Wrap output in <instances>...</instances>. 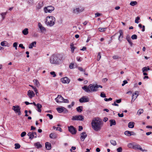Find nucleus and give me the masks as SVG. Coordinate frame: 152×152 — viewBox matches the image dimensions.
<instances>
[{
    "mask_svg": "<svg viewBox=\"0 0 152 152\" xmlns=\"http://www.w3.org/2000/svg\"><path fill=\"white\" fill-rule=\"evenodd\" d=\"M103 122L98 118H95L92 121L91 124L92 128L95 131L100 130L103 125Z\"/></svg>",
    "mask_w": 152,
    "mask_h": 152,
    "instance_id": "1",
    "label": "nucleus"
},
{
    "mask_svg": "<svg viewBox=\"0 0 152 152\" xmlns=\"http://www.w3.org/2000/svg\"><path fill=\"white\" fill-rule=\"evenodd\" d=\"M99 87L102 88V86L100 85L90 84L88 86H84L82 87V89L86 92H91L97 91Z\"/></svg>",
    "mask_w": 152,
    "mask_h": 152,
    "instance_id": "2",
    "label": "nucleus"
},
{
    "mask_svg": "<svg viewBox=\"0 0 152 152\" xmlns=\"http://www.w3.org/2000/svg\"><path fill=\"white\" fill-rule=\"evenodd\" d=\"M45 21V24L50 26H53L56 21L55 18L53 16H48L46 18Z\"/></svg>",
    "mask_w": 152,
    "mask_h": 152,
    "instance_id": "3",
    "label": "nucleus"
},
{
    "mask_svg": "<svg viewBox=\"0 0 152 152\" xmlns=\"http://www.w3.org/2000/svg\"><path fill=\"white\" fill-rule=\"evenodd\" d=\"M50 61L51 63L57 65H59L62 62L60 58L55 55H53L50 57Z\"/></svg>",
    "mask_w": 152,
    "mask_h": 152,
    "instance_id": "4",
    "label": "nucleus"
},
{
    "mask_svg": "<svg viewBox=\"0 0 152 152\" xmlns=\"http://www.w3.org/2000/svg\"><path fill=\"white\" fill-rule=\"evenodd\" d=\"M54 10V7L52 6H50L44 8V10L45 13H51Z\"/></svg>",
    "mask_w": 152,
    "mask_h": 152,
    "instance_id": "5",
    "label": "nucleus"
},
{
    "mask_svg": "<svg viewBox=\"0 0 152 152\" xmlns=\"http://www.w3.org/2000/svg\"><path fill=\"white\" fill-rule=\"evenodd\" d=\"M84 119V117L82 115L73 116L72 118V120L73 121L79 120L83 121Z\"/></svg>",
    "mask_w": 152,
    "mask_h": 152,
    "instance_id": "6",
    "label": "nucleus"
},
{
    "mask_svg": "<svg viewBox=\"0 0 152 152\" xmlns=\"http://www.w3.org/2000/svg\"><path fill=\"white\" fill-rule=\"evenodd\" d=\"M12 109L14 111L15 113H18V114L19 115H21L20 111V108L19 106H13Z\"/></svg>",
    "mask_w": 152,
    "mask_h": 152,
    "instance_id": "7",
    "label": "nucleus"
},
{
    "mask_svg": "<svg viewBox=\"0 0 152 152\" xmlns=\"http://www.w3.org/2000/svg\"><path fill=\"white\" fill-rule=\"evenodd\" d=\"M69 131L72 134H76L77 130L73 126H71L68 127Z\"/></svg>",
    "mask_w": 152,
    "mask_h": 152,
    "instance_id": "8",
    "label": "nucleus"
},
{
    "mask_svg": "<svg viewBox=\"0 0 152 152\" xmlns=\"http://www.w3.org/2000/svg\"><path fill=\"white\" fill-rule=\"evenodd\" d=\"M84 9L82 7L76 8H74L73 10V13L75 14H78L83 12Z\"/></svg>",
    "mask_w": 152,
    "mask_h": 152,
    "instance_id": "9",
    "label": "nucleus"
},
{
    "mask_svg": "<svg viewBox=\"0 0 152 152\" xmlns=\"http://www.w3.org/2000/svg\"><path fill=\"white\" fill-rule=\"evenodd\" d=\"M28 135L29 137V139L32 140L34 138L37 137V134L36 132H29L28 134Z\"/></svg>",
    "mask_w": 152,
    "mask_h": 152,
    "instance_id": "10",
    "label": "nucleus"
},
{
    "mask_svg": "<svg viewBox=\"0 0 152 152\" xmlns=\"http://www.w3.org/2000/svg\"><path fill=\"white\" fill-rule=\"evenodd\" d=\"M80 103L86 102L89 101V99L86 96H83L79 100Z\"/></svg>",
    "mask_w": 152,
    "mask_h": 152,
    "instance_id": "11",
    "label": "nucleus"
},
{
    "mask_svg": "<svg viewBox=\"0 0 152 152\" xmlns=\"http://www.w3.org/2000/svg\"><path fill=\"white\" fill-rule=\"evenodd\" d=\"M55 100L57 103L63 102L64 98L61 95H58L57 97L55 98Z\"/></svg>",
    "mask_w": 152,
    "mask_h": 152,
    "instance_id": "12",
    "label": "nucleus"
},
{
    "mask_svg": "<svg viewBox=\"0 0 152 152\" xmlns=\"http://www.w3.org/2000/svg\"><path fill=\"white\" fill-rule=\"evenodd\" d=\"M132 148L134 149H139L141 151H146V150L145 149H143L141 146L138 144H134V145L132 146Z\"/></svg>",
    "mask_w": 152,
    "mask_h": 152,
    "instance_id": "13",
    "label": "nucleus"
},
{
    "mask_svg": "<svg viewBox=\"0 0 152 152\" xmlns=\"http://www.w3.org/2000/svg\"><path fill=\"white\" fill-rule=\"evenodd\" d=\"M139 95V92L138 91H136L134 93L132 94V100L131 102V103H132V102L134 101L137 98Z\"/></svg>",
    "mask_w": 152,
    "mask_h": 152,
    "instance_id": "14",
    "label": "nucleus"
},
{
    "mask_svg": "<svg viewBox=\"0 0 152 152\" xmlns=\"http://www.w3.org/2000/svg\"><path fill=\"white\" fill-rule=\"evenodd\" d=\"M61 80L63 83H69L70 81V79L66 77L61 78Z\"/></svg>",
    "mask_w": 152,
    "mask_h": 152,
    "instance_id": "15",
    "label": "nucleus"
},
{
    "mask_svg": "<svg viewBox=\"0 0 152 152\" xmlns=\"http://www.w3.org/2000/svg\"><path fill=\"white\" fill-rule=\"evenodd\" d=\"M87 136V134L85 132H84L80 134V139L82 141H83L86 138Z\"/></svg>",
    "mask_w": 152,
    "mask_h": 152,
    "instance_id": "16",
    "label": "nucleus"
},
{
    "mask_svg": "<svg viewBox=\"0 0 152 152\" xmlns=\"http://www.w3.org/2000/svg\"><path fill=\"white\" fill-rule=\"evenodd\" d=\"M27 95L30 99H31L34 96L35 94L33 91L29 90L28 92Z\"/></svg>",
    "mask_w": 152,
    "mask_h": 152,
    "instance_id": "17",
    "label": "nucleus"
},
{
    "mask_svg": "<svg viewBox=\"0 0 152 152\" xmlns=\"http://www.w3.org/2000/svg\"><path fill=\"white\" fill-rule=\"evenodd\" d=\"M119 32L120 35L118 36V39L119 41L121 42L122 40L121 39L123 38L124 36L123 30H120L119 31Z\"/></svg>",
    "mask_w": 152,
    "mask_h": 152,
    "instance_id": "18",
    "label": "nucleus"
},
{
    "mask_svg": "<svg viewBox=\"0 0 152 152\" xmlns=\"http://www.w3.org/2000/svg\"><path fill=\"white\" fill-rule=\"evenodd\" d=\"M38 26L42 32L45 31L46 29L45 28L42 26V25L40 23H38Z\"/></svg>",
    "mask_w": 152,
    "mask_h": 152,
    "instance_id": "19",
    "label": "nucleus"
},
{
    "mask_svg": "<svg viewBox=\"0 0 152 152\" xmlns=\"http://www.w3.org/2000/svg\"><path fill=\"white\" fill-rule=\"evenodd\" d=\"M126 39L127 41L129 42L131 46H132V43L131 42V39L130 36L128 35L126 36Z\"/></svg>",
    "mask_w": 152,
    "mask_h": 152,
    "instance_id": "20",
    "label": "nucleus"
},
{
    "mask_svg": "<svg viewBox=\"0 0 152 152\" xmlns=\"http://www.w3.org/2000/svg\"><path fill=\"white\" fill-rule=\"evenodd\" d=\"M121 102V99H119L116 100L112 104L113 105L115 106H118V104H117L116 103H119Z\"/></svg>",
    "mask_w": 152,
    "mask_h": 152,
    "instance_id": "21",
    "label": "nucleus"
},
{
    "mask_svg": "<svg viewBox=\"0 0 152 152\" xmlns=\"http://www.w3.org/2000/svg\"><path fill=\"white\" fill-rule=\"evenodd\" d=\"M45 147L46 149L48 150H50L51 148V145L48 142H46L45 144Z\"/></svg>",
    "mask_w": 152,
    "mask_h": 152,
    "instance_id": "22",
    "label": "nucleus"
},
{
    "mask_svg": "<svg viewBox=\"0 0 152 152\" xmlns=\"http://www.w3.org/2000/svg\"><path fill=\"white\" fill-rule=\"evenodd\" d=\"M37 110L39 112H41L42 110L41 109V108L42 107V105L39 103H38L37 104Z\"/></svg>",
    "mask_w": 152,
    "mask_h": 152,
    "instance_id": "23",
    "label": "nucleus"
},
{
    "mask_svg": "<svg viewBox=\"0 0 152 152\" xmlns=\"http://www.w3.org/2000/svg\"><path fill=\"white\" fill-rule=\"evenodd\" d=\"M64 109H65V108L64 107H57L56 108V109L59 113H60L63 111Z\"/></svg>",
    "mask_w": 152,
    "mask_h": 152,
    "instance_id": "24",
    "label": "nucleus"
},
{
    "mask_svg": "<svg viewBox=\"0 0 152 152\" xmlns=\"http://www.w3.org/2000/svg\"><path fill=\"white\" fill-rule=\"evenodd\" d=\"M135 123L133 122H130L128 123V126L129 128H132L134 127Z\"/></svg>",
    "mask_w": 152,
    "mask_h": 152,
    "instance_id": "25",
    "label": "nucleus"
},
{
    "mask_svg": "<svg viewBox=\"0 0 152 152\" xmlns=\"http://www.w3.org/2000/svg\"><path fill=\"white\" fill-rule=\"evenodd\" d=\"M110 126H111L113 125H115L116 124V123L115 120L114 119H111L110 120Z\"/></svg>",
    "mask_w": 152,
    "mask_h": 152,
    "instance_id": "26",
    "label": "nucleus"
},
{
    "mask_svg": "<svg viewBox=\"0 0 152 152\" xmlns=\"http://www.w3.org/2000/svg\"><path fill=\"white\" fill-rule=\"evenodd\" d=\"M34 145L37 148H41L42 147V145L39 142H37L34 143Z\"/></svg>",
    "mask_w": 152,
    "mask_h": 152,
    "instance_id": "27",
    "label": "nucleus"
},
{
    "mask_svg": "<svg viewBox=\"0 0 152 152\" xmlns=\"http://www.w3.org/2000/svg\"><path fill=\"white\" fill-rule=\"evenodd\" d=\"M8 43L6 41H4L1 42V45L2 46H6L9 47V46L8 45Z\"/></svg>",
    "mask_w": 152,
    "mask_h": 152,
    "instance_id": "28",
    "label": "nucleus"
},
{
    "mask_svg": "<svg viewBox=\"0 0 152 152\" xmlns=\"http://www.w3.org/2000/svg\"><path fill=\"white\" fill-rule=\"evenodd\" d=\"M49 136L52 139H55L57 137L55 133H51L50 134Z\"/></svg>",
    "mask_w": 152,
    "mask_h": 152,
    "instance_id": "29",
    "label": "nucleus"
},
{
    "mask_svg": "<svg viewBox=\"0 0 152 152\" xmlns=\"http://www.w3.org/2000/svg\"><path fill=\"white\" fill-rule=\"evenodd\" d=\"M83 107L82 106H80L76 108L77 111L79 113H81L83 110Z\"/></svg>",
    "mask_w": 152,
    "mask_h": 152,
    "instance_id": "30",
    "label": "nucleus"
},
{
    "mask_svg": "<svg viewBox=\"0 0 152 152\" xmlns=\"http://www.w3.org/2000/svg\"><path fill=\"white\" fill-rule=\"evenodd\" d=\"M36 42L35 41L32 42L28 46V48L31 49L33 48V47L34 46V45H36Z\"/></svg>",
    "mask_w": 152,
    "mask_h": 152,
    "instance_id": "31",
    "label": "nucleus"
},
{
    "mask_svg": "<svg viewBox=\"0 0 152 152\" xmlns=\"http://www.w3.org/2000/svg\"><path fill=\"white\" fill-rule=\"evenodd\" d=\"M28 29L27 28L24 29L22 31L23 34L24 35H26L28 34Z\"/></svg>",
    "mask_w": 152,
    "mask_h": 152,
    "instance_id": "32",
    "label": "nucleus"
},
{
    "mask_svg": "<svg viewBox=\"0 0 152 152\" xmlns=\"http://www.w3.org/2000/svg\"><path fill=\"white\" fill-rule=\"evenodd\" d=\"M70 48L71 50V51L72 53H73L74 51V50L75 49V48L74 46L73 43H71L70 45Z\"/></svg>",
    "mask_w": 152,
    "mask_h": 152,
    "instance_id": "33",
    "label": "nucleus"
},
{
    "mask_svg": "<svg viewBox=\"0 0 152 152\" xmlns=\"http://www.w3.org/2000/svg\"><path fill=\"white\" fill-rule=\"evenodd\" d=\"M149 70L150 68L148 66L144 67L142 69V70L143 72H146L148 70Z\"/></svg>",
    "mask_w": 152,
    "mask_h": 152,
    "instance_id": "34",
    "label": "nucleus"
},
{
    "mask_svg": "<svg viewBox=\"0 0 152 152\" xmlns=\"http://www.w3.org/2000/svg\"><path fill=\"white\" fill-rule=\"evenodd\" d=\"M34 83L35 85L37 86L38 87L39 86V83L37 80L34 79L33 80Z\"/></svg>",
    "mask_w": 152,
    "mask_h": 152,
    "instance_id": "35",
    "label": "nucleus"
},
{
    "mask_svg": "<svg viewBox=\"0 0 152 152\" xmlns=\"http://www.w3.org/2000/svg\"><path fill=\"white\" fill-rule=\"evenodd\" d=\"M138 26L139 28H142V31L143 32L145 30V26H142L141 24H140L138 25Z\"/></svg>",
    "mask_w": 152,
    "mask_h": 152,
    "instance_id": "36",
    "label": "nucleus"
},
{
    "mask_svg": "<svg viewBox=\"0 0 152 152\" xmlns=\"http://www.w3.org/2000/svg\"><path fill=\"white\" fill-rule=\"evenodd\" d=\"M143 112V110L142 109H140L137 112V114L139 115H140Z\"/></svg>",
    "mask_w": 152,
    "mask_h": 152,
    "instance_id": "37",
    "label": "nucleus"
},
{
    "mask_svg": "<svg viewBox=\"0 0 152 152\" xmlns=\"http://www.w3.org/2000/svg\"><path fill=\"white\" fill-rule=\"evenodd\" d=\"M15 149H19L20 147V145L18 143H15Z\"/></svg>",
    "mask_w": 152,
    "mask_h": 152,
    "instance_id": "38",
    "label": "nucleus"
},
{
    "mask_svg": "<svg viewBox=\"0 0 152 152\" xmlns=\"http://www.w3.org/2000/svg\"><path fill=\"white\" fill-rule=\"evenodd\" d=\"M131 131H125L124 132V134L125 135L128 136H130L131 135H130V134H131Z\"/></svg>",
    "mask_w": 152,
    "mask_h": 152,
    "instance_id": "39",
    "label": "nucleus"
},
{
    "mask_svg": "<svg viewBox=\"0 0 152 152\" xmlns=\"http://www.w3.org/2000/svg\"><path fill=\"white\" fill-rule=\"evenodd\" d=\"M137 4V2L136 1H132L130 3V5L132 6H134L136 5Z\"/></svg>",
    "mask_w": 152,
    "mask_h": 152,
    "instance_id": "40",
    "label": "nucleus"
},
{
    "mask_svg": "<svg viewBox=\"0 0 152 152\" xmlns=\"http://www.w3.org/2000/svg\"><path fill=\"white\" fill-rule=\"evenodd\" d=\"M110 142L111 144L113 145H115L117 144L115 140H111L110 141Z\"/></svg>",
    "mask_w": 152,
    "mask_h": 152,
    "instance_id": "41",
    "label": "nucleus"
},
{
    "mask_svg": "<svg viewBox=\"0 0 152 152\" xmlns=\"http://www.w3.org/2000/svg\"><path fill=\"white\" fill-rule=\"evenodd\" d=\"M53 129H56V130H58L60 132H61L62 131V129L60 128V127H56L55 126H53Z\"/></svg>",
    "mask_w": 152,
    "mask_h": 152,
    "instance_id": "42",
    "label": "nucleus"
},
{
    "mask_svg": "<svg viewBox=\"0 0 152 152\" xmlns=\"http://www.w3.org/2000/svg\"><path fill=\"white\" fill-rule=\"evenodd\" d=\"M98 29L100 32H103L104 31H105L106 29V28H98Z\"/></svg>",
    "mask_w": 152,
    "mask_h": 152,
    "instance_id": "43",
    "label": "nucleus"
},
{
    "mask_svg": "<svg viewBox=\"0 0 152 152\" xmlns=\"http://www.w3.org/2000/svg\"><path fill=\"white\" fill-rule=\"evenodd\" d=\"M131 38L132 39H135L137 38V36L136 34H133L132 35Z\"/></svg>",
    "mask_w": 152,
    "mask_h": 152,
    "instance_id": "44",
    "label": "nucleus"
},
{
    "mask_svg": "<svg viewBox=\"0 0 152 152\" xmlns=\"http://www.w3.org/2000/svg\"><path fill=\"white\" fill-rule=\"evenodd\" d=\"M140 19V18L139 17H137L135 20V22L136 23H139V20Z\"/></svg>",
    "mask_w": 152,
    "mask_h": 152,
    "instance_id": "45",
    "label": "nucleus"
},
{
    "mask_svg": "<svg viewBox=\"0 0 152 152\" xmlns=\"http://www.w3.org/2000/svg\"><path fill=\"white\" fill-rule=\"evenodd\" d=\"M97 60L98 61H99L100 58H101V56L100 53V52L99 53L97 56Z\"/></svg>",
    "mask_w": 152,
    "mask_h": 152,
    "instance_id": "46",
    "label": "nucleus"
},
{
    "mask_svg": "<svg viewBox=\"0 0 152 152\" xmlns=\"http://www.w3.org/2000/svg\"><path fill=\"white\" fill-rule=\"evenodd\" d=\"M26 132H23L21 133L20 136L21 137H23L26 135Z\"/></svg>",
    "mask_w": 152,
    "mask_h": 152,
    "instance_id": "47",
    "label": "nucleus"
},
{
    "mask_svg": "<svg viewBox=\"0 0 152 152\" xmlns=\"http://www.w3.org/2000/svg\"><path fill=\"white\" fill-rule=\"evenodd\" d=\"M46 116H48L50 119H52L53 118V116L52 115L50 114H48L46 115Z\"/></svg>",
    "mask_w": 152,
    "mask_h": 152,
    "instance_id": "48",
    "label": "nucleus"
},
{
    "mask_svg": "<svg viewBox=\"0 0 152 152\" xmlns=\"http://www.w3.org/2000/svg\"><path fill=\"white\" fill-rule=\"evenodd\" d=\"M117 152H122V149L121 147H120L117 149Z\"/></svg>",
    "mask_w": 152,
    "mask_h": 152,
    "instance_id": "49",
    "label": "nucleus"
},
{
    "mask_svg": "<svg viewBox=\"0 0 152 152\" xmlns=\"http://www.w3.org/2000/svg\"><path fill=\"white\" fill-rule=\"evenodd\" d=\"M100 96L102 97H106L105 94L103 92L101 93L100 94Z\"/></svg>",
    "mask_w": 152,
    "mask_h": 152,
    "instance_id": "50",
    "label": "nucleus"
},
{
    "mask_svg": "<svg viewBox=\"0 0 152 152\" xmlns=\"http://www.w3.org/2000/svg\"><path fill=\"white\" fill-rule=\"evenodd\" d=\"M134 145V144L131 143H129L128 145V146L130 148H132L133 146Z\"/></svg>",
    "mask_w": 152,
    "mask_h": 152,
    "instance_id": "51",
    "label": "nucleus"
},
{
    "mask_svg": "<svg viewBox=\"0 0 152 152\" xmlns=\"http://www.w3.org/2000/svg\"><path fill=\"white\" fill-rule=\"evenodd\" d=\"M112 100V99L111 98H109V99H107L106 98H105L104 99V100L105 101H111Z\"/></svg>",
    "mask_w": 152,
    "mask_h": 152,
    "instance_id": "52",
    "label": "nucleus"
},
{
    "mask_svg": "<svg viewBox=\"0 0 152 152\" xmlns=\"http://www.w3.org/2000/svg\"><path fill=\"white\" fill-rule=\"evenodd\" d=\"M50 74L51 75H53V77H55L56 76V75L55 73L54 72H50Z\"/></svg>",
    "mask_w": 152,
    "mask_h": 152,
    "instance_id": "53",
    "label": "nucleus"
},
{
    "mask_svg": "<svg viewBox=\"0 0 152 152\" xmlns=\"http://www.w3.org/2000/svg\"><path fill=\"white\" fill-rule=\"evenodd\" d=\"M78 69L79 70L81 71H83L84 72H85V69H83L81 67H78Z\"/></svg>",
    "mask_w": 152,
    "mask_h": 152,
    "instance_id": "54",
    "label": "nucleus"
},
{
    "mask_svg": "<svg viewBox=\"0 0 152 152\" xmlns=\"http://www.w3.org/2000/svg\"><path fill=\"white\" fill-rule=\"evenodd\" d=\"M66 103H69V100L68 99H65L64 98V100H63V102Z\"/></svg>",
    "mask_w": 152,
    "mask_h": 152,
    "instance_id": "55",
    "label": "nucleus"
},
{
    "mask_svg": "<svg viewBox=\"0 0 152 152\" xmlns=\"http://www.w3.org/2000/svg\"><path fill=\"white\" fill-rule=\"evenodd\" d=\"M74 64H71L69 65V67L71 69H73V68Z\"/></svg>",
    "mask_w": 152,
    "mask_h": 152,
    "instance_id": "56",
    "label": "nucleus"
},
{
    "mask_svg": "<svg viewBox=\"0 0 152 152\" xmlns=\"http://www.w3.org/2000/svg\"><path fill=\"white\" fill-rule=\"evenodd\" d=\"M118 116L120 117H123L124 116V114L123 113H122L121 114L118 113Z\"/></svg>",
    "mask_w": 152,
    "mask_h": 152,
    "instance_id": "57",
    "label": "nucleus"
},
{
    "mask_svg": "<svg viewBox=\"0 0 152 152\" xmlns=\"http://www.w3.org/2000/svg\"><path fill=\"white\" fill-rule=\"evenodd\" d=\"M19 47L20 48H21L22 49L25 48V47L23 46V45L22 44H20L19 45Z\"/></svg>",
    "mask_w": 152,
    "mask_h": 152,
    "instance_id": "58",
    "label": "nucleus"
},
{
    "mask_svg": "<svg viewBox=\"0 0 152 152\" xmlns=\"http://www.w3.org/2000/svg\"><path fill=\"white\" fill-rule=\"evenodd\" d=\"M18 44L16 42H14L13 44V46L14 47H17Z\"/></svg>",
    "mask_w": 152,
    "mask_h": 152,
    "instance_id": "59",
    "label": "nucleus"
},
{
    "mask_svg": "<svg viewBox=\"0 0 152 152\" xmlns=\"http://www.w3.org/2000/svg\"><path fill=\"white\" fill-rule=\"evenodd\" d=\"M25 113V116L26 117H27L28 116V111L27 110H25L24 111Z\"/></svg>",
    "mask_w": 152,
    "mask_h": 152,
    "instance_id": "60",
    "label": "nucleus"
},
{
    "mask_svg": "<svg viewBox=\"0 0 152 152\" xmlns=\"http://www.w3.org/2000/svg\"><path fill=\"white\" fill-rule=\"evenodd\" d=\"M81 59V58L80 57H77V59L78 61H81L82 60Z\"/></svg>",
    "mask_w": 152,
    "mask_h": 152,
    "instance_id": "61",
    "label": "nucleus"
},
{
    "mask_svg": "<svg viewBox=\"0 0 152 152\" xmlns=\"http://www.w3.org/2000/svg\"><path fill=\"white\" fill-rule=\"evenodd\" d=\"M83 129V127L81 126H79V131H81Z\"/></svg>",
    "mask_w": 152,
    "mask_h": 152,
    "instance_id": "62",
    "label": "nucleus"
},
{
    "mask_svg": "<svg viewBox=\"0 0 152 152\" xmlns=\"http://www.w3.org/2000/svg\"><path fill=\"white\" fill-rule=\"evenodd\" d=\"M119 58L118 56H113V58L114 59H117Z\"/></svg>",
    "mask_w": 152,
    "mask_h": 152,
    "instance_id": "63",
    "label": "nucleus"
},
{
    "mask_svg": "<svg viewBox=\"0 0 152 152\" xmlns=\"http://www.w3.org/2000/svg\"><path fill=\"white\" fill-rule=\"evenodd\" d=\"M131 134H130V135H131V136L132 135H136V134L134 132H133L132 131H131Z\"/></svg>",
    "mask_w": 152,
    "mask_h": 152,
    "instance_id": "64",
    "label": "nucleus"
}]
</instances>
